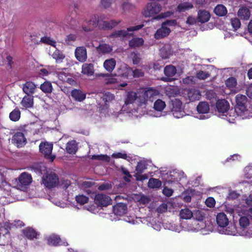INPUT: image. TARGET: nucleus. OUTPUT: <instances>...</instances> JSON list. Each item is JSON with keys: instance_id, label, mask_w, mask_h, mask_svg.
Wrapping results in <instances>:
<instances>
[{"instance_id": "obj_1", "label": "nucleus", "mask_w": 252, "mask_h": 252, "mask_svg": "<svg viewBox=\"0 0 252 252\" xmlns=\"http://www.w3.org/2000/svg\"><path fill=\"white\" fill-rule=\"evenodd\" d=\"M159 94V91L153 88H141L136 92H127L122 110L138 117L143 115L141 107H145L148 101H153Z\"/></svg>"}, {"instance_id": "obj_2", "label": "nucleus", "mask_w": 252, "mask_h": 252, "mask_svg": "<svg viewBox=\"0 0 252 252\" xmlns=\"http://www.w3.org/2000/svg\"><path fill=\"white\" fill-rule=\"evenodd\" d=\"M161 10V6L157 2H151L147 3L146 6L142 10V15L145 17H154V20H160L171 16L173 12L167 11L158 14Z\"/></svg>"}, {"instance_id": "obj_3", "label": "nucleus", "mask_w": 252, "mask_h": 252, "mask_svg": "<svg viewBox=\"0 0 252 252\" xmlns=\"http://www.w3.org/2000/svg\"><path fill=\"white\" fill-rule=\"evenodd\" d=\"M235 108L240 113L242 119H248L252 117V107L251 104L248 102V99L245 95L237 94L235 96Z\"/></svg>"}, {"instance_id": "obj_4", "label": "nucleus", "mask_w": 252, "mask_h": 252, "mask_svg": "<svg viewBox=\"0 0 252 252\" xmlns=\"http://www.w3.org/2000/svg\"><path fill=\"white\" fill-rule=\"evenodd\" d=\"M28 131V126H21L13 134L11 142L18 148L24 147L27 143L26 135Z\"/></svg>"}, {"instance_id": "obj_5", "label": "nucleus", "mask_w": 252, "mask_h": 252, "mask_svg": "<svg viewBox=\"0 0 252 252\" xmlns=\"http://www.w3.org/2000/svg\"><path fill=\"white\" fill-rule=\"evenodd\" d=\"M177 25L175 20H166L162 23L161 27L156 31L154 37L156 39H159L167 36L171 32V28Z\"/></svg>"}, {"instance_id": "obj_6", "label": "nucleus", "mask_w": 252, "mask_h": 252, "mask_svg": "<svg viewBox=\"0 0 252 252\" xmlns=\"http://www.w3.org/2000/svg\"><path fill=\"white\" fill-rule=\"evenodd\" d=\"M252 220V216L249 214L245 213L242 215H240L238 226L239 235L247 237L250 236L248 228Z\"/></svg>"}, {"instance_id": "obj_7", "label": "nucleus", "mask_w": 252, "mask_h": 252, "mask_svg": "<svg viewBox=\"0 0 252 252\" xmlns=\"http://www.w3.org/2000/svg\"><path fill=\"white\" fill-rule=\"evenodd\" d=\"M42 184L47 188L56 187L59 183V178L54 173H48L42 177Z\"/></svg>"}, {"instance_id": "obj_8", "label": "nucleus", "mask_w": 252, "mask_h": 252, "mask_svg": "<svg viewBox=\"0 0 252 252\" xmlns=\"http://www.w3.org/2000/svg\"><path fill=\"white\" fill-rule=\"evenodd\" d=\"M166 107V104L164 101L161 99H158L154 103L153 108L154 111H150L148 115L154 117H160L164 116L163 114V110Z\"/></svg>"}, {"instance_id": "obj_9", "label": "nucleus", "mask_w": 252, "mask_h": 252, "mask_svg": "<svg viewBox=\"0 0 252 252\" xmlns=\"http://www.w3.org/2000/svg\"><path fill=\"white\" fill-rule=\"evenodd\" d=\"M197 110L199 115L196 117L199 119L204 120L210 117V107L208 103L206 102H200L197 106Z\"/></svg>"}, {"instance_id": "obj_10", "label": "nucleus", "mask_w": 252, "mask_h": 252, "mask_svg": "<svg viewBox=\"0 0 252 252\" xmlns=\"http://www.w3.org/2000/svg\"><path fill=\"white\" fill-rule=\"evenodd\" d=\"M171 112L173 116L177 119L182 118L185 116V112L182 108V103L181 101L175 99L172 101Z\"/></svg>"}, {"instance_id": "obj_11", "label": "nucleus", "mask_w": 252, "mask_h": 252, "mask_svg": "<svg viewBox=\"0 0 252 252\" xmlns=\"http://www.w3.org/2000/svg\"><path fill=\"white\" fill-rule=\"evenodd\" d=\"M53 150V144L48 142H41L39 145V150L44 156L51 161H53L55 158L51 155Z\"/></svg>"}, {"instance_id": "obj_12", "label": "nucleus", "mask_w": 252, "mask_h": 252, "mask_svg": "<svg viewBox=\"0 0 252 252\" xmlns=\"http://www.w3.org/2000/svg\"><path fill=\"white\" fill-rule=\"evenodd\" d=\"M143 27V25H139L135 26H132L129 27L126 30H120L115 32L113 33L111 35L113 37H127L129 35H131L132 34L130 33V32L138 31Z\"/></svg>"}, {"instance_id": "obj_13", "label": "nucleus", "mask_w": 252, "mask_h": 252, "mask_svg": "<svg viewBox=\"0 0 252 252\" xmlns=\"http://www.w3.org/2000/svg\"><path fill=\"white\" fill-rule=\"evenodd\" d=\"M100 24V16L95 15L91 17L90 20L86 21L83 23L82 27L85 31L88 32L92 30Z\"/></svg>"}, {"instance_id": "obj_14", "label": "nucleus", "mask_w": 252, "mask_h": 252, "mask_svg": "<svg viewBox=\"0 0 252 252\" xmlns=\"http://www.w3.org/2000/svg\"><path fill=\"white\" fill-rule=\"evenodd\" d=\"M147 168L145 161H139L136 167V173L134 176L137 181H143L148 179V176L146 174H142L144 171Z\"/></svg>"}, {"instance_id": "obj_15", "label": "nucleus", "mask_w": 252, "mask_h": 252, "mask_svg": "<svg viewBox=\"0 0 252 252\" xmlns=\"http://www.w3.org/2000/svg\"><path fill=\"white\" fill-rule=\"evenodd\" d=\"M94 203L99 206L106 207L112 203L109 196L103 194H97L94 197Z\"/></svg>"}, {"instance_id": "obj_16", "label": "nucleus", "mask_w": 252, "mask_h": 252, "mask_svg": "<svg viewBox=\"0 0 252 252\" xmlns=\"http://www.w3.org/2000/svg\"><path fill=\"white\" fill-rule=\"evenodd\" d=\"M18 182L19 184L17 186L19 189H22L32 183V176L28 173L23 172L18 177Z\"/></svg>"}, {"instance_id": "obj_17", "label": "nucleus", "mask_w": 252, "mask_h": 252, "mask_svg": "<svg viewBox=\"0 0 252 252\" xmlns=\"http://www.w3.org/2000/svg\"><path fill=\"white\" fill-rule=\"evenodd\" d=\"M76 59L80 62H85L87 59V52L84 46L77 47L74 52Z\"/></svg>"}, {"instance_id": "obj_18", "label": "nucleus", "mask_w": 252, "mask_h": 252, "mask_svg": "<svg viewBox=\"0 0 252 252\" xmlns=\"http://www.w3.org/2000/svg\"><path fill=\"white\" fill-rule=\"evenodd\" d=\"M49 54L56 60L57 63H62L65 58V55L62 51L58 50L56 46V48H50L49 50Z\"/></svg>"}, {"instance_id": "obj_19", "label": "nucleus", "mask_w": 252, "mask_h": 252, "mask_svg": "<svg viewBox=\"0 0 252 252\" xmlns=\"http://www.w3.org/2000/svg\"><path fill=\"white\" fill-rule=\"evenodd\" d=\"M185 94L187 95L186 97L190 101L199 100L201 96L200 91L195 89H190L186 90L185 91Z\"/></svg>"}, {"instance_id": "obj_20", "label": "nucleus", "mask_w": 252, "mask_h": 252, "mask_svg": "<svg viewBox=\"0 0 252 252\" xmlns=\"http://www.w3.org/2000/svg\"><path fill=\"white\" fill-rule=\"evenodd\" d=\"M240 113L238 112L236 108L228 109L226 113L222 115V118L226 119L230 123H234L235 119L237 117H240Z\"/></svg>"}, {"instance_id": "obj_21", "label": "nucleus", "mask_w": 252, "mask_h": 252, "mask_svg": "<svg viewBox=\"0 0 252 252\" xmlns=\"http://www.w3.org/2000/svg\"><path fill=\"white\" fill-rule=\"evenodd\" d=\"M133 70L126 64H122L118 70V75L126 78H131Z\"/></svg>"}, {"instance_id": "obj_22", "label": "nucleus", "mask_w": 252, "mask_h": 252, "mask_svg": "<svg viewBox=\"0 0 252 252\" xmlns=\"http://www.w3.org/2000/svg\"><path fill=\"white\" fill-rule=\"evenodd\" d=\"M216 107L220 113H222V115L226 113L229 108V104L227 101L225 99L219 100L216 103Z\"/></svg>"}, {"instance_id": "obj_23", "label": "nucleus", "mask_w": 252, "mask_h": 252, "mask_svg": "<svg viewBox=\"0 0 252 252\" xmlns=\"http://www.w3.org/2000/svg\"><path fill=\"white\" fill-rule=\"evenodd\" d=\"M176 68L175 66L172 65L166 66L164 69V73L167 78H165L163 80L169 81H171L172 77L175 76L176 74Z\"/></svg>"}, {"instance_id": "obj_24", "label": "nucleus", "mask_w": 252, "mask_h": 252, "mask_svg": "<svg viewBox=\"0 0 252 252\" xmlns=\"http://www.w3.org/2000/svg\"><path fill=\"white\" fill-rule=\"evenodd\" d=\"M36 88L35 84L32 82L28 81L23 85V91L27 94L31 95L35 93Z\"/></svg>"}, {"instance_id": "obj_25", "label": "nucleus", "mask_w": 252, "mask_h": 252, "mask_svg": "<svg viewBox=\"0 0 252 252\" xmlns=\"http://www.w3.org/2000/svg\"><path fill=\"white\" fill-rule=\"evenodd\" d=\"M127 211V206L124 203H119L113 207V212L115 215L122 216Z\"/></svg>"}, {"instance_id": "obj_26", "label": "nucleus", "mask_w": 252, "mask_h": 252, "mask_svg": "<svg viewBox=\"0 0 252 252\" xmlns=\"http://www.w3.org/2000/svg\"><path fill=\"white\" fill-rule=\"evenodd\" d=\"M217 224L219 226L224 228L229 223V220L226 215L224 213H219L216 217Z\"/></svg>"}, {"instance_id": "obj_27", "label": "nucleus", "mask_w": 252, "mask_h": 252, "mask_svg": "<svg viewBox=\"0 0 252 252\" xmlns=\"http://www.w3.org/2000/svg\"><path fill=\"white\" fill-rule=\"evenodd\" d=\"M71 95L74 100L79 102L83 101L86 97V94L85 93L78 89L73 90L71 92Z\"/></svg>"}, {"instance_id": "obj_28", "label": "nucleus", "mask_w": 252, "mask_h": 252, "mask_svg": "<svg viewBox=\"0 0 252 252\" xmlns=\"http://www.w3.org/2000/svg\"><path fill=\"white\" fill-rule=\"evenodd\" d=\"M237 15L241 20H248L251 16V12L248 7H242L238 10Z\"/></svg>"}, {"instance_id": "obj_29", "label": "nucleus", "mask_w": 252, "mask_h": 252, "mask_svg": "<svg viewBox=\"0 0 252 252\" xmlns=\"http://www.w3.org/2000/svg\"><path fill=\"white\" fill-rule=\"evenodd\" d=\"M116 64V60L111 58L106 60L103 63V67L109 72H111L114 69Z\"/></svg>"}, {"instance_id": "obj_30", "label": "nucleus", "mask_w": 252, "mask_h": 252, "mask_svg": "<svg viewBox=\"0 0 252 252\" xmlns=\"http://www.w3.org/2000/svg\"><path fill=\"white\" fill-rule=\"evenodd\" d=\"M172 175L173 170L170 171L167 173L162 174L161 178L164 182V184H170L176 182L175 178Z\"/></svg>"}, {"instance_id": "obj_31", "label": "nucleus", "mask_w": 252, "mask_h": 252, "mask_svg": "<svg viewBox=\"0 0 252 252\" xmlns=\"http://www.w3.org/2000/svg\"><path fill=\"white\" fill-rule=\"evenodd\" d=\"M47 243L51 246H58L61 244V238L57 235L51 234L46 238Z\"/></svg>"}, {"instance_id": "obj_32", "label": "nucleus", "mask_w": 252, "mask_h": 252, "mask_svg": "<svg viewBox=\"0 0 252 252\" xmlns=\"http://www.w3.org/2000/svg\"><path fill=\"white\" fill-rule=\"evenodd\" d=\"M82 72L84 74L88 76H91L94 73V68L93 64L91 63H86L83 64L82 67Z\"/></svg>"}, {"instance_id": "obj_33", "label": "nucleus", "mask_w": 252, "mask_h": 252, "mask_svg": "<svg viewBox=\"0 0 252 252\" xmlns=\"http://www.w3.org/2000/svg\"><path fill=\"white\" fill-rule=\"evenodd\" d=\"M21 104L26 108L32 107L33 104V96L28 94L25 96L21 101Z\"/></svg>"}, {"instance_id": "obj_34", "label": "nucleus", "mask_w": 252, "mask_h": 252, "mask_svg": "<svg viewBox=\"0 0 252 252\" xmlns=\"http://www.w3.org/2000/svg\"><path fill=\"white\" fill-rule=\"evenodd\" d=\"M239 228L236 227L234 224H231L223 231L224 234L231 235H239Z\"/></svg>"}, {"instance_id": "obj_35", "label": "nucleus", "mask_w": 252, "mask_h": 252, "mask_svg": "<svg viewBox=\"0 0 252 252\" xmlns=\"http://www.w3.org/2000/svg\"><path fill=\"white\" fill-rule=\"evenodd\" d=\"M179 216L182 219L189 220L193 217V212L188 208H184L181 210Z\"/></svg>"}, {"instance_id": "obj_36", "label": "nucleus", "mask_w": 252, "mask_h": 252, "mask_svg": "<svg viewBox=\"0 0 252 252\" xmlns=\"http://www.w3.org/2000/svg\"><path fill=\"white\" fill-rule=\"evenodd\" d=\"M210 18L209 13L206 11H199L198 13V20L201 23H205L209 21Z\"/></svg>"}, {"instance_id": "obj_37", "label": "nucleus", "mask_w": 252, "mask_h": 252, "mask_svg": "<svg viewBox=\"0 0 252 252\" xmlns=\"http://www.w3.org/2000/svg\"><path fill=\"white\" fill-rule=\"evenodd\" d=\"M93 185L92 182L90 181H85L79 183V187L81 189L86 191L88 194H90L91 191L89 189Z\"/></svg>"}, {"instance_id": "obj_38", "label": "nucleus", "mask_w": 252, "mask_h": 252, "mask_svg": "<svg viewBox=\"0 0 252 252\" xmlns=\"http://www.w3.org/2000/svg\"><path fill=\"white\" fill-rule=\"evenodd\" d=\"M215 13L220 16H223L226 15L227 12L226 7L222 4H219L214 9Z\"/></svg>"}, {"instance_id": "obj_39", "label": "nucleus", "mask_w": 252, "mask_h": 252, "mask_svg": "<svg viewBox=\"0 0 252 252\" xmlns=\"http://www.w3.org/2000/svg\"><path fill=\"white\" fill-rule=\"evenodd\" d=\"M66 150L69 154L75 153L77 150L76 141L72 140L68 142L66 144Z\"/></svg>"}, {"instance_id": "obj_40", "label": "nucleus", "mask_w": 252, "mask_h": 252, "mask_svg": "<svg viewBox=\"0 0 252 252\" xmlns=\"http://www.w3.org/2000/svg\"><path fill=\"white\" fill-rule=\"evenodd\" d=\"M161 186V182L157 179L151 178L149 179L148 183V186L150 188L157 189L159 188Z\"/></svg>"}, {"instance_id": "obj_41", "label": "nucleus", "mask_w": 252, "mask_h": 252, "mask_svg": "<svg viewBox=\"0 0 252 252\" xmlns=\"http://www.w3.org/2000/svg\"><path fill=\"white\" fill-rule=\"evenodd\" d=\"M160 56L163 59H167L171 55V51L169 47L164 46L160 50Z\"/></svg>"}, {"instance_id": "obj_42", "label": "nucleus", "mask_w": 252, "mask_h": 252, "mask_svg": "<svg viewBox=\"0 0 252 252\" xmlns=\"http://www.w3.org/2000/svg\"><path fill=\"white\" fill-rule=\"evenodd\" d=\"M24 225V223L20 220H15L13 222L10 223L8 221L4 223V227L6 229H10L13 227H22Z\"/></svg>"}, {"instance_id": "obj_43", "label": "nucleus", "mask_w": 252, "mask_h": 252, "mask_svg": "<svg viewBox=\"0 0 252 252\" xmlns=\"http://www.w3.org/2000/svg\"><path fill=\"white\" fill-rule=\"evenodd\" d=\"M144 43V40L142 38H133L129 41V45L132 47H137L142 45Z\"/></svg>"}, {"instance_id": "obj_44", "label": "nucleus", "mask_w": 252, "mask_h": 252, "mask_svg": "<svg viewBox=\"0 0 252 252\" xmlns=\"http://www.w3.org/2000/svg\"><path fill=\"white\" fill-rule=\"evenodd\" d=\"M23 233L28 239H32L35 238L37 235L36 232L32 228H27L24 230Z\"/></svg>"}, {"instance_id": "obj_45", "label": "nucleus", "mask_w": 252, "mask_h": 252, "mask_svg": "<svg viewBox=\"0 0 252 252\" xmlns=\"http://www.w3.org/2000/svg\"><path fill=\"white\" fill-rule=\"evenodd\" d=\"M193 7V5L189 2H184L180 4L178 7L177 10L181 12H185L188 10Z\"/></svg>"}, {"instance_id": "obj_46", "label": "nucleus", "mask_w": 252, "mask_h": 252, "mask_svg": "<svg viewBox=\"0 0 252 252\" xmlns=\"http://www.w3.org/2000/svg\"><path fill=\"white\" fill-rule=\"evenodd\" d=\"M237 84V80L233 77H230L225 81L226 87L230 90L234 89L236 86Z\"/></svg>"}, {"instance_id": "obj_47", "label": "nucleus", "mask_w": 252, "mask_h": 252, "mask_svg": "<svg viewBox=\"0 0 252 252\" xmlns=\"http://www.w3.org/2000/svg\"><path fill=\"white\" fill-rule=\"evenodd\" d=\"M20 110L18 109H15L9 114V118L11 121L16 122L20 119Z\"/></svg>"}, {"instance_id": "obj_48", "label": "nucleus", "mask_w": 252, "mask_h": 252, "mask_svg": "<svg viewBox=\"0 0 252 252\" xmlns=\"http://www.w3.org/2000/svg\"><path fill=\"white\" fill-rule=\"evenodd\" d=\"M106 19V17L104 15H101L100 16V24L99 25V28L102 29H110L108 21H105Z\"/></svg>"}, {"instance_id": "obj_49", "label": "nucleus", "mask_w": 252, "mask_h": 252, "mask_svg": "<svg viewBox=\"0 0 252 252\" xmlns=\"http://www.w3.org/2000/svg\"><path fill=\"white\" fill-rule=\"evenodd\" d=\"M40 88L45 93H50L52 91V86L50 82H45L40 85Z\"/></svg>"}, {"instance_id": "obj_50", "label": "nucleus", "mask_w": 252, "mask_h": 252, "mask_svg": "<svg viewBox=\"0 0 252 252\" xmlns=\"http://www.w3.org/2000/svg\"><path fill=\"white\" fill-rule=\"evenodd\" d=\"M40 41L42 43L50 45L52 47L51 48H56V42L55 41L52 40L50 37L48 36H44L41 38Z\"/></svg>"}, {"instance_id": "obj_51", "label": "nucleus", "mask_w": 252, "mask_h": 252, "mask_svg": "<svg viewBox=\"0 0 252 252\" xmlns=\"http://www.w3.org/2000/svg\"><path fill=\"white\" fill-rule=\"evenodd\" d=\"M98 50L102 53L106 54L109 53L112 51V47L109 44H101L99 45Z\"/></svg>"}, {"instance_id": "obj_52", "label": "nucleus", "mask_w": 252, "mask_h": 252, "mask_svg": "<svg viewBox=\"0 0 252 252\" xmlns=\"http://www.w3.org/2000/svg\"><path fill=\"white\" fill-rule=\"evenodd\" d=\"M194 225H195V226L193 227V228L191 229V230L193 231L201 230L205 228L206 227V224L203 221V220L195 221Z\"/></svg>"}, {"instance_id": "obj_53", "label": "nucleus", "mask_w": 252, "mask_h": 252, "mask_svg": "<svg viewBox=\"0 0 252 252\" xmlns=\"http://www.w3.org/2000/svg\"><path fill=\"white\" fill-rule=\"evenodd\" d=\"M33 169L35 172L40 174H43L46 171V167L42 163L34 165Z\"/></svg>"}, {"instance_id": "obj_54", "label": "nucleus", "mask_w": 252, "mask_h": 252, "mask_svg": "<svg viewBox=\"0 0 252 252\" xmlns=\"http://www.w3.org/2000/svg\"><path fill=\"white\" fill-rule=\"evenodd\" d=\"M196 221L203 220L204 219V213L200 210H197L193 212V217Z\"/></svg>"}, {"instance_id": "obj_55", "label": "nucleus", "mask_w": 252, "mask_h": 252, "mask_svg": "<svg viewBox=\"0 0 252 252\" xmlns=\"http://www.w3.org/2000/svg\"><path fill=\"white\" fill-rule=\"evenodd\" d=\"M114 97V94L109 92L104 93L101 96V98L105 102L111 101Z\"/></svg>"}, {"instance_id": "obj_56", "label": "nucleus", "mask_w": 252, "mask_h": 252, "mask_svg": "<svg viewBox=\"0 0 252 252\" xmlns=\"http://www.w3.org/2000/svg\"><path fill=\"white\" fill-rule=\"evenodd\" d=\"M89 200V198L84 195H78L76 196V201L78 204L83 205Z\"/></svg>"}, {"instance_id": "obj_57", "label": "nucleus", "mask_w": 252, "mask_h": 252, "mask_svg": "<svg viewBox=\"0 0 252 252\" xmlns=\"http://www.w3.org/2000/svg\"><path fill=\"white\" fill-rule=\"evenodd\" d=\"M164 226L165 228L171 230L172 231L178 232L180 231L179 227L174 223L169 222L165 223L164 225Z\"/></svg>"}, {"instance_id": "obj_58", "label": "nucleus", "mask_w": 252, "mask_h": 252, "mask_svg": "<svg viewBox=\"0 0 252 252\" xmlns=\"http://www.w3.org/2000/svg\"><path fill=\"white\" fill-rule=\"evenodd\" d=\"M122 7L123 11L125 12H129L130 11L132 10L134 7L133 5L131 4V3L128 2H124L122 4Z\"/></svg>"}, {"instance_id": "obj_59", "label": "nucleus", "mask_w": 252, "mask_h": 252, "mask_svg": "<svg viewBox=\"0 0 252 252\" xmlns=\"http://www.w3.org/2000/svg\"><path fill=\"white\" fill-rule=\"evenodd\" d=\"M112 157L116 158H123L129 160V157L125 153H117L112 154Z\"/></svg>"}, {"instance_id": "obj_60", "label": "nucleus", "mask_w": 252, "mask_h": 252, "mask_svg": "<svg viewBox=\"0 0 252 252\" xmlns=\"http://www.w3.org/2000/svg\"><path fill=\"white\" fill-rule=\"evenodd\" d=\"M231 24L235 31L239 29L241 26V22L239 19L236 18L231 20Z\"/></svg>"}, {"instance_id": "obj_61", "label": "nucleus", "mask_w": 252, "mask_h": 252, "mask_svg": "<svg viewBox=\"0 0 252 252\" xmlns=\"http://www.w3.org/2000/svg\"><path fill=\"white\" fill-rule=\"evenodd\" d=\"M196 76L198 79L204 80L209 77V74L207 72L200 70L197 73Z\"/></svg>"}, {"instance_id": "obj_62", "label": "nucleus", "mask_w": 252, "mask_h": 252, "mask_svg": "<svg viewBox=\"0 0 252 252\" xmlns=\"http://www.w3.org/2000/svg\"><path fill=\"white\" fill-rule=\"evenodd\" d=\"M59 79L63 82H66V80H68V74L62 71L57 73Z\"/></svg>"}, {"instance_id": "obj_63", "label": "nucleus", "mask_w": 252, "mask_h": 252, "mask_svg": "<svg viewBox=\"0 0 252 252\" xmlns=\"http://www.w3.org/2000/svg\"><path fill=\"white\" fill-rule=\"evenodd\" d=\"M92 159H96L101 160H104L105 161L108 162L110 160V158L107 155H94L92 157Z\"/></svg>"}, {"instance_id": "obj_64", "label": "nucleus", "mask_w": 252, "mask_h": 252, "mask_svg": "<svg viewBox=\"0 0 252 252\" xmlns=\"http://www.w3.org/2000/svg\"><path fill=\"white\" fill-rule=\"evenodd\" d=\"M245 176L247 178H252V166H248L245 168Z\"/></svg>"}]
</instances>
